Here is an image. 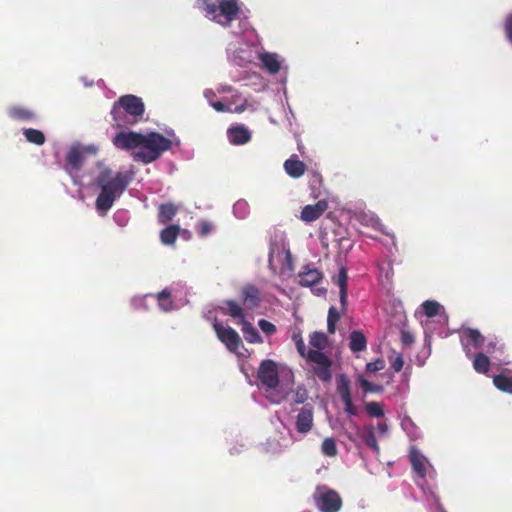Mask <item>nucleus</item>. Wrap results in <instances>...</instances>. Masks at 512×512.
Returning <instances> with one entry per match:
<instances>
[{
	"instance_id": "1",
	"label": "nucleus",
	"mask_w": 512,
	"mask_h": 512,
	"mask_svg": "<svg viewBox=\"0 0 512 512\" xmlns=\"http://www.w3.org/2000/svg\"><path fill=\"white\" fill-rule=\"evenodd\" d=\"M132 179V173L117 172L113 174L109 168L101 170L96 178V184L100 188L95 202L97 211L106 214L124 193Z\"/></svg>"
},
{
	"instance_id": "2",
	"label": "nucleus",
	"mask_w": 512,
	"mask_h": 512,
	"mask_svg": "<svg viewBox=\"0 0 512 512\" xmlns=\"http://www.w3.org/2000/svg\"><path fill=\"white\" fill-rule=\"evenodd\" d=\"M145 112L142 99L138 96L127 94L121 96L111 109L114 126L126 128L138 123Z\"/></svg>"
},
{
	"instance_id": "3",
	"label": "nucleus",
	"mask_w": 512,
	"mask_h": 512,
	"mask_svg": "<svg viewBox=\"0 0 512 512\" xmlns=\"http://www.w3.org/2000/svg\"><path fill=\"white\" fill-rule=\"evenodd\" d=\"M142 147L133 152V159L137 162L149 164L156 161L164 152L172 147V141L158 132L143 135Z\"/></svg>"
},
{
	"instance_id": "4",
	"label": "nucleus",
	"mask_w": 512,
	"mask_h": 512,
	"mask_svg": "<svg viewBox=\"0 0 512 512\" xmlns=\"http://www.w3.org/2000/svg\"><path fill=\"white\" fill-rule=\"evenodd\" d=\"M218 4L212 0H203L202 9L206 16L219 25L228 28L240 12L237 0H218Z\"/></svg>"
},
{
	"instance_id": "5",
	"label": "nucleus",
	"mask_w": 512,
	"mask_h": 512,
	"mask_svg": "<svg viewBox=\"0 0 512 512\" xmlns=\"http://www.w3.org/2000/svg\"><path fill=\"white\" fill-rule=\"evenodd\" d=\"M220 310L224 315L230 316L233 319H239L238 323L241 324L242 333L248 343L256 344L263 342L257 329L250 322L245 320L244 308H242L238 302L232 299L225 300Z\"/></svg>"
},
{
	"instance_id": "6",
	"label": "nucleus",
	"mask_w": 512,
	"mask_h": 512,
	"mask_svg": "<svg viewBox=\"0 0 512 512\" xmlns=\"http://www.w3.org/2000/svg\"><path fill=\"white\" fill-rule=\"evenodd\" d=\"M313 499L321 512H338L342 507V498L339 493L326 486H318Z\"/></svg>"
},
{
	"instance_id": "7",
	"label": "nucleus",
	"mask_w": 512,
	"mask_h": 512,
	"mask_svg": "<svg viewBox=\"0 0 512 512\" xmlns=\"http://www.w3.org/2000/svg\"><path fill=\"white\" fill-rule=\"evenodd\" d=\"M307 361L313 364L314 375L322 382L328 383L332 379V360L323 352L310 349L307 352Z\"/></svg>"
},
{
	"instance_id": "8",
	"label": "nucleus",
	"mask_w": 512,
	"mask_h": 512,
	"mask_svg": "<svg viewBox=\"0 0 512 512\" xmlns=\"http://www.w3.org/2000/svg\"><path fill=\"white\" fill-rule=\"evenodd\" d=\"M257 379L267 390L276 389L280 382L278 364L271 359L261 361L257 371Z\"/></svg>"
},
{
	"instance_id": "9",
	"label": "nucleus",
	"mask_w": 512,
	"mask_h": 512,
	"mask_svg": "<svg viewBox=\"0 0 512 512\" xmlns=\"http://www.w3.org/2000/svg\"><path fill=\"white\" fill-rule=\"evenodd\" d=\"M98 148L95 145H73L66 155V169L78 171L83 166L87 156L95 155Z\"/></svg>"
},
{
	"instance_id": "10",
	"label": "nucleus",
	"mask_w": 512,
	"mask_h": 512,
	"mask_svg": "<svg viewBox=\"0 0 512 512\" xmlns=\"http://www.w3.org/2000/svg\"><path fill=\"white\" fill-rule=\"evenodd\" d=\"M213 328L216 332L218 339L226 346V348L233 353L243 347L242 340L239 334L231 327H224L221 323L215 322Z\"/></svg>"
},
{
	"instance_id": "11",
	"label": "nucleus",
	"mask_w": 512,
	"mask_h": 512,
	"mask_svg": "<svg viewBox=\"0 0 512 512\" xmlns=\"http://www.w3.org/2000/svg\"><path fill=\"white\" fill-rule=\"evenodd\" d=\"M337 392L345 406V412L350 416H357L358 409L353 404L350 391V381L345 374H341L337 380Z\"/></svg>"
},
{
	"instance_id": "12",
	"label": "nucleus",
	"mask_w": 512,
	"mask_h": 512,
	"mask_svg": "<svg viewBox=\"0 0 512 512\" xmlns=\"http://www.w3.org/2000/svg\"><path fill=\"white\" fill-rule=\"evenodd\" d=\"M143 135L137 132H120L117 133L113 138V144L122 150H131L134 148L142 147Z\"/></svg>"
},
{
	"instance_id": "13",
	"label": "nucleus",
	"mask_w": 512,
	"mask_h": 512,
	"mask_svg": "<svg viewBox=\"0 0 512 512\" xmlns=\"http://www.w3.org/2000/svg\"><path fill=\"white\" fill-rule=\"evenodd\" d=\"M314 410L309 404L303 406L296 417L295 428L301 434H307L313 427Z\"/></svg>"
},
{
	"instance_id": "14",
	"label": "nucleus",
	"mask_w": 512,
	"mask_h": 512,
	"mask_svg": "<svg viewBox=\"0 0 512 512\" xmlns=\"http://www.w3.org/2000/svg\"><path fill=\"white\" fill-rule=\"evenodd\" d=\"M240 298L244 307L252 310L260 305L261 292L255 285L246 284L241 288Z\"/></svg>"
},
{
	"instance_id": "15",
	"label": "nucleus",
	"mask_w": 512,
	"mask_h": 512,
	"mask_svg": "<svg viewBox=\"0 0 512 512\" xmlns=\"http://www.w3.org/2000/svg\"><path fill=\"white\" fill-rule=\"evenodd\" d=\"M409 460L413 471L420 478H425L427 474V466L429 465L427 458L422 455L416 447H411L409 451Z\"/></svg>"
},
{
	"instance_id": "16",
	"label": "nucleus",
	"mask_w": 512,
	"mask_h": 512,
	"mask_svg": "<svg viewBox=\"0 0 512 512\" xmlns=\"http://www.w3.org/2000/svg\"><path fill=\"white\" fill-rule=\"evenodd\" d=\"M327 208L328 204L325 200H320L314 205H306L301 211L300 219L307 223L316 221Z\"/></svg>"
},
{
	"instance_id": "17",
	"label": "nucleus",
	"mask_w": 512,
	"mask_h": 512,
	"mask_svg": "<svg viewBox=\"0 0 512 512\" xmlns=\"http://www.w3.org/2000/svg\"><path fill=\"white\" fill-rule=\"evenodd\" d=\"M283 168L286 174L294 179L302 177L307 171L306 164L303 161L299 160L297 154H293L291 155L290 158L285 160Z\"/></svg>"
},
{
	"instance_id": "18",
	"label": "nucleus",
	"mask_w": 512,
	"mask_h": 512,
	"mask_svg": "<svg viewBox=\"0 0 512 512\" xmlns=\"http://www.w3.org/2000/svg\"><path fill=\"white\" fill-rule=\"evenodd\" d=\"M227 136L231 144L244 145L251 140V133L244 125L231 126L227 130Z\"/></svg>"
},
{
	"instance_id": "19",
	"label": "nucleus",
	"mask_w": 512,
	"mask_h": 512,
	"mask_svg": "<svg viewBox=\"0 0 512 512\" xmlns=\"http://www.w3.org/2000/svg\"><path fill=\"white\" fill-rule=\"evenodd\" d=\"M299 284L304 287H311L319 283L323 274L316 268H310L309 266H305L304 270L299 272L298 274Z\"/></svg>"
},
{
	"instance_id": "20",
	"label": "nucleus",
	"mask_w": 512,
	"mask_h": 512,
	"mask_svg": "<svg viewBox=\"0 0 512 512\" xmlns=\"http://www.w3.org/2000/svg\"><path fill=\"white\" fill-rule=\"evenodd\" d=\"M259 59L265 69L271 74H276L279 72L281 65L276 54L269 52L261 53L259 55Z\"/></svg>"
},
{
	"instance_id": "21",
	"label": "nucleus",
	"mask_w": 512,
	"mask_h": 512,
	"mask_svg": "<svg viewBox=\"0 0 512 512\" xmlns=\"http://www.w3.org/2000/svg\"><path fill=\"white\" fill-rule=\"evenodd\" d=\"M178 208L173 203H164L159 206L158 221L161 224H166L171 221L177 214Z\"/></svg>"
},
{
	"instance_id": "22",
	"label": "nucleus",
	"mask_w": 512,
	"mask_h": 512,
	"mask_svg": "<svg viewBox=\"0 0 512 512\" xmlns=\"http://www.w3.org/2000/svg\"><path fill=\"white\" fill-rule=\"evenodd\" d=\"M350 349L353 352H362L367 347V340L365 335L358 330L352 331L350 334Z\"/></svg>"
},
{
	"instance_id": "23",
	"label": "nucleus",
	"mask_w": 512,
	"mask_h": 512,
	"mask_svg": "<svg viewBox=\"0 0 512 512\" xmlns=\"http://www.w3.org/2000/svg\"><path fill=\"white\" fill-rule=\"evenodd\" d=\"M179 232V225H169L160 232V240L164 245H172L175 243Z\"/></svg>"
},
{
	"instance_id": "24",
	"label": "nucleus",
	"mask_w": 512,
	"mask_h": 512,
	"mask_svg": "<svg viewBox=\"0 0 512 512\" xmlns=\"http://www.w3.org/2000/svg\"><path fill=\"white\" fill-rule=\"evenodd\" d=\"M490 359L483 352H479L474 356L473 368L479 374H487L490 368Z\"/></svg>"
},
{
	"instance_id": "25",
	"label": "nucleus",
	"mask_w": 512,
	"mask_h": 512,
	"mask_svg": "<svg viewBox=\"0 0 512 512\" xmlns=\"http://www.w3.org/2000/svg\"><path fill=\"white\" fill-rule=\"evenodd\" d=\"M463 334L477 349H482L484 343L486 342V338L477 329L466 328L463 330Z\"/></svg>"
},
{
	"instance_id": "26",
	"label": "nucleus",
	"mask_w": 512,
	"mask_h": 512,
	"mask_svg": "<svg viewBox=\"0 0 512 512\" xmlns=\"http://www.w3.org/2000/svg\"><path fill=\"white\" fill-rule=\"evenodd\" d=\"M493 384L502 392L512 394V377L503 373L494 376Z\"/></svg>"
},
{
	"instance_id": "27",
	"label": "nucleus",
	"mask_w": 512,
	"mask_h": 512,
	"mask_svg": "<svg viewBox=\"0 0 512 512\" xmlns=\"http://www.w3.org/2000/svg\"><path fill=\"white\" fill-rule=\"evenodd\" d=\"M23 134L26 140L35 145H43L45 143V136L43 132L37 129L28 128L24 129Z\"/></svg>"
},
{
	"instance_id": "28",
	"label": "nucleus",
	"mask_w": 512,
	"mask_h": 512,
	"mask_svg": "<svg viewBox=\"0 0 512 512\" xmlns=\"http://www.w3.org/2000/svg\"><path fill=\"white\" fill-rule=\"evenodd\" d=\"M9 115L14 119L22 121H29L34 118V113L23 107H12L9 110Z\"/></svg>"
},
{
	"instance_id": "29",
	"label": "nucleus",
	"mask_w": 512,
	"mask_h": 512,
	"mask_svg": "<svg viewBox=\"0 0 512 512\" xmlns=\"http://www.w3.org/2000/svg\"><path fill=\"white\" fill-rule=\"evenodd\" d=\"M157 300H158L159 307L163 311L168 312V311L172 310L173 301L171 299L170 291L165 289V290H162L161 292H159L157 294Z\"/></svg>"
},
{
	"instance_id": "30",
	"label": "nucleus",
	"mask_w": 512,
	"mask_h": 512,
	"mask_svg": "<svg viewBox=\"0 0 512 512\" xmlns=\"http://www.w3.org/2000/svg\"><path fill=\"white\" fill-rule=\"evenodd\" d=\"M362 439L368 447L373 449L375 452H379L380 448L374 433L373 427H367L363 433Z\"/></svg>"
},
{
	"instance_id": "31",
	"label": "nucleus",
	"mask_w": 512,
	"mask_h": 512,
	"mask_svg": "<svg viewBox=\"0 0 512 512\" xmlns=\"http://www.w3.org/2000/svg\"><path fill=\"white\" fill-rule=\"evenodd\" d=\"M321 451L325 456L334 457L337 455L336 441L332 437H327L323 440L321 445Z\"/></svg>"
},
{
	"instance_id": "32",
	"label": "nucleus",
	"mask_w": 512,
	"mask_h": 512,
	"mask_svg": "<svg viewBox=\"0 0 512 512\" xmlns=\"http://www.w3.org/2000/svg\"><path fill=\"white\" fill-rule=\"evenodd\" d=\"M339 319H340V313L334 306H331L329 308L328 316H327V330L330 334L335 333L336 323L339 321Z\"/></svg>"
},
{
	"instance_id": "33",
	"label": "nucleus",
	"mask_w": 512,
	"mask_h": 512,
	"mask_svg": "<svg viewBox=\"0 0 512 512\" xmlns=\"http://www.w3.org/2000/svg\"><path fill=\"white\" fill-rule=\"evenodd\" d=\"M310 344L315 350H322L327 344V336L323 332H313L310 335Z\"/></svg>"
},
{
	"instance_id": "34",
	"label": "nucleus",
	"mask_w": 512,
	"mask_h": 512,
	"mask_svg": "<svg viewBox=\"0 0 512 512\" xmlns=\"http://www.w3.org/2000/svg\"><path fill=\"white\" fill-rule=\"evenodd\" d=\"M422 308H423L424 314L427 317L432 318L439 313L441 305L437 301L427 300V301L423 302Z\"/></svg>"
},
{
	"instance_id": "35",
	"label": "nucleus",
	"mask_w": 512,
	"mask_h": 512,
	"mask_svg": "<svg viewBox=\"0 0 512 512\" xmlns=\"http://www.w3.org/2000/svg\"><path fill=\"white\" fill-rule=\"evenodd\" d=\"M365 410L371 417H382L384 415L383 408L378 402L366 403Z\"/></svg>"
},
{
	"instance_id": "36",
	"label": "nucleus",
	"mask_w": 512,
	"mask_h": 512,
	"mask_svg": "<svg viewBox=\"0 0 512 512\" xmlns=\"http://www.w3.org/2000/svg\"><path fill=\"white\" fill-rule=\"evenodd\" d=\"M323 178L322 175L317 171H312L309 176V185L313 192L319 190L322 186Z\"/></svg>"
},
{
	"instance_id": "37",
	"label": "nucleus",
	"mask_w": 512,
	"mask_h": 512,
	"mask_svg": "<svg viewBox=\"0 0 512 512\" xmlns=\"http://www.w3.org/2000/svg\"><path fill=\"white\" fill-rule=\"evenodd\" d=\"M359 384L365 392H382L383 387L381 385H374L363 377H360Z\"/></svg>"
},
{
	"instance_id": "38",
	"label": "nucleus",
	"mask_w": 512,
	"mask_h": 512,
	"mask_svg": "<svg viewBox=\"0 0 512 512\" xmlns=\"http://www.w3.org/2000/svg\"><path fill=\"white\" fill-rule=\"evenodd\" d=\"M337 284L339 289H348V275L347 269L345 267H341L337 276Z\"/></svg>"
},
{
	"instance_id": "39",
	"label": "nucleus",
	"mask_w": 512,
	"mask_h": 512,
	"mask_svg": "<svg viewBox=\"0 0 512 512\" xmlns=\"http://www.w3.org/2000/svg\"><path fill=\"white\" fill-rule=\"evenodd\" d=\"M258 326L267 335H271L276 332V326L266 319H260L258 321Z\"/></svg>"
},
{
	"instance_id": "40",
	"label": "nucleus",
	"mask_w": 512,
	"mask_h": 512,
	"mask_svg": "<svg viewBox=\"0 0 512 512\" xmlns=\"http://www.w3.org/2000/svg\"><path fill=\"white\" fill-rule=\"evenodd\" d=\"M307 399V390L302 386L297 387V389L294 391V402L296 404H303Z\"/></svg>"
},
{
	"instance_id": "41",
	"label": "nucleus",
	"mask_w": 512,
	"mask_h": 512,
	"mask_svg": "<svg viewBox=\"0 0 512 512\" xmlns=\"http://www.w3.org/2000/svg\"><path fill=\"white\" fill-rule=\"evenodd\" d=\"M196 230L202 237L207 236L212 231V224L208 221H200L197 223Z\"/></svg>"
},
{
	"instance_id": "42",
	"label": "nucleus",
	"mask_w": 512,
	"mask_h": 512,
	"mask_svg": "<svg viewBox=\"0 0 512 512\" xmlns=\"http://www.w3.org/2000/svg\"><path fill=\"white\" fill-rule=\"evenodd\" d=\"M293 339L295 340V344H296V348H297L298 353L302 357H305L307 359V352L308 351H306V346L304 344V341H303L302 337L300 335H298V336L294 335Z\"/></svg>"
},
{
	"instance_id": "43",
	"label": "nucleus",
	"mask_w": 512,
	"mask_h": 512,
	"mask_svg": "<svg viewBox=\"0 0 512 512\" xmlns=\"http://www.w3.org/2000/svg\"><path fill=\"white\" fill-rule=\"evenodd\" d=\"M385 364L384 361L381 359H378L374 362H370L366 365V370L371 373H375L377 371H380L384 368Z\"/></svg>"
},
{
	"instance_id": "44",
	"label": "nucleus",
	"mask_w": 512,
	"mask_h": 512,
	"mask_svg": "<svg viewBox=\"0 0 512 512\" xmlns=\"http://www.w3.org/2000/svg\"><path fill=\"white\" fill-rule=\"evenodd\" d=\"M400 339L404 346H409L414 342V336L406 330L401 331Z\"/></svg>"
},
{
	"instance_id": "45",
	"label": "nucleus",
	"mask_w": 512,
	"mask_h": 512,
	"mask_svg": "<svg viewBox=\"0 0 512 512\" xmlns=\"http://www.w3.org/2000/svg\"><path fill=\"white\" fill-rule=\"evenodd\" d=\"M404 366V361L401 355H398L391 363V367L395 372H400Z\"/></svg>"
},
{
	"instance_id": "46",
	"label": "nucleus",
	"mask_w": 512,
	"mask_h": 512,
	"mask_svg": "<svg viewBox=\"0 0 512 512\" xmlns=\"http://www.w3.org/2000/svg\"><path fill=\"white\" fill-rule=\"evenodd\" d=\"M347 295H348V289H340L339 296H340V303H341L342 311L346 310Z\"/></svg>"
},
{
	"instance_id": "47",
	"label": "nucleus",
	"mask_w": 512,
	"mask_h": 512,
	"mask_svg": "<svg viewBox=\"0 0 512 512\" xmlns=\"http://www.w3.org/2000/svg\"><path fill=\"white\" fill-rule=\"evenodd\" d=\"M505 31L508 39L512 42V14L506 19Z\"/></svg>"
},
{
	"instance_id": "48",
	"label": "nucleus",
	"mask_w": 512,
	"mask_h": 512,
	"mask_svg": "<svg viewBox=\"0 0 512 512\" xmlns=\"http://www.w3.org/2000/svg\"><path fill=\"white\" fill-rule=\"evenodd\" d=\"M211 106L217 111V112H229L230 109L222 102L216 101L212 102Z\"/></svg>"
},
{
	"instance_id": "49",
	"label": "nucleus",
	"mask_w": 512,
	"mask_h": 512,
	"mask_svg": "<svg viewBox=\"0 0 512 512\" xmlns=\"http://www.w3.org/2000/svg\"><path fill=\"white\" fill-rule=\"evenodd\" d=\"M496 346H497V342L496 341H494V340H487L486 339V342L484 343V346L482 348L486 349L487 352L491 353V352H493L496 349Z\"/></svg>"
},
{
	"instance_id": "50",
	"label": "nucleus",
	"mask_w": 512,
	"mask_h": 512,
	"mask_svg": "<svg viewBox=\"0 0 512 512\" xmlns=\"http://www.w3.org/2000/svg\"><path fill=\"white\" fill-rule=\"evenodd\" d=\"M245 110H246V100H244V102L242 104L236 106L233 110L230 109L229 112L240 114V113H243Z\"/></svg>"
},
{
	"instance_id": "51",
	"label": "nucleus",
	"mask_w": 512,
	"mask_h": 512,
	"mask_svg": "<svg viewBox=\"0 0 512 512\" xmlns=\"http://www.w3.org/2000/svg\"><path fill=\"white\" fill-rule=\"evenodd\" d=\"M377 428L381 433H386L388 430V427L385 423H378Z\"/></svg>"
},
{
	"instance_id": "52",
	"label": "nucleus",
	"mask_w": 512,
	"mask_h": 512,
	"mask_svg": "<svg viewBox=\"0 0 512 512\" xmlns=\"http://www.w3.org/2000/svg\"><path fill=\"white\" fill-rule=\"evenodd\" d=\"M219 91L220 92H232L233 87L232 86H223Z\"/></svg>"
},
{
	"instance_id": "53",
	"label": "nucleus",
	"mask_w": 512,
	"mask_h": 512,
	"mask_svg": "<svg viewBox=\"0 0 512 512\" xmlns=\"http://www.w3.org/2000/svg\"><path fill=\"white\" fill-rule=\"evenodd\" d=\"M245 206H246V203H244V202H238V203H236V205L234 206V209H235V210H237V209H239V208H241V207H245Z\"/></svg>"
},
{
	"instance_id": "54",
	"label": "nucleus",
	"mask_w": 512,
	"mask_h": 512,
	"mask_svg": "<svg viewBox=\"0 0 512 512\" xmlns=\"http://www.w3.org/2000/svg\"><path fill=\"white\" fill-rule=\"evenodd\" d=\"M272 261H273V251L271 250L269 253V259H268V262L270 265H272Z\"/></svg>"
},
{
	"instance_id": "55",
	"label": "nucleus",
	"mask_w": 512,
	"mask_h": 512,
	"mask_svg": "<svg viewBox=\"0 0 512 512\" xmlns=\"http://www.w3.org/2000/svg\"><path fill=\"white\" fill-rule=\"evenodd\" d=\"M439 512H444L443 510H440Z\"/></svg>"
}]
</instances>
